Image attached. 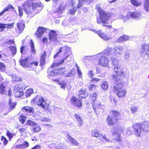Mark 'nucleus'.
I'll return each instance as SVG.
<instances>
[{"instance_id": "47", "label": "nucleus", "mask_w": 149, "mask_h": 149, "mask_svg": "<svg viewBox=\"0 0 149 149\" xmlns=\"http://www.w3.org/2000/svg\"><path fill=\"white\" fill-rule=\"evenodd\" d=\"M120 115V113L116 111H113V115L112 116H114V118H118V117Z\"/></svg>"}, {"instance_id": "4", "label": "nucleus", "mask_w": 149, "mask_h": 149, "mask_svg": "<svg viewBox=\"0 0 149 149\" xmlns=\"http://www.w3.org/2000/svg\"><path fill=\"white\" fill-rule=\"evenodd\" d=\"M41 4L36 3H31L29 1H27L24 4L23 6L25 12L27 14H29L31 13L30 9L32 6V8L33 10H35L36 8H39L40 10L41 6H40Z\"/></svg>"}, {"instance_id": "25", "label": "nucleus", "mask_w": 149, "mask_h": 149, "mask_svg": "<svg viewBox=\"0 0 149 149\" xmlns=\"http://www.w3.org/2000/svg\"><path fill=\"white\" fill-rule=\"evenodd\" d=\"M17 28L19 30V32L20 33L22 32L25 27V25L24 24L18 23L17 24Z\"/></svg>"}, {"instance_id": "33", "label": "nucleus", "mask_w": 149, "mask_h": 149, "mask_svg": "<svg viewBox=\"0 0 149 149\" xmlns=\"http://www.w3.org/2000/svg\"><path fill=\"white\" fill-rule=\"evenodd\" d=\"M88 94L87 93H80L78 95V97L80 99H82L88 96Z\"/></svg>"}, {"instance_id": "14", "label": "nucleus", "mask_w": 149, "mask_h": 149, "mask_svg": "<svg viewBox=\"0 0 149 149\" xmlns=\"http://www.w3.org/2000/svg\"><path fill=\"white\" fill-rule=\"evenodd\" d=\"M140 51L146 52L145 55L149 58V44H143L141 46Z\"/></svg>"}, {"instance_id": "8", "label": "nucleus", "mask_w": 149, "mask_h": 149, "mask_svg": "<svg viewBox=\"0 0 149 149\" xmlns=\"http://www.w3.org/2000/svg\"><path fill=\"white\" fill-rule=\"evenodd\" d=\"M49 38L50 42L54 45H56L58 43L57 39V34L54 30H51L49 33Z\"/></svg>"}, {"instance_id": "46", "label": "nucleus", "mask_w": 149, "mask_h": 149, "mask_svg": "<svg viewBox=\"0 0 149 149\" xmlns=\"http://www.w3.org/2000/svg\"><path fill=\"white\" fill-rule=\"evenodd\" d=\"M27 124L31 126H34L36 125L37 123L33 121L30 120H28L27 121Z\"/></svg>"}, {"instance_id": "59", "label": "nucleus", "mask_w": 149, "mask_h": 149, "mask_svg": "<svg viewBox=\"0 0 149 149\" xmlns=\"http://www.w3.org/2000/svg\"><path fill=\"white\" fill-rule=\"evenodd\" d=\"M96 9L97 10L99 14L100 13V11H103L104 10L101 8L100 6L99 5H97L96 6Z\"/></svg>"}, {"instance_id": "21", "label": "nucleus", "mask_w": 149, "mask_h": 149, "mask_svg": "<svg viewBox=\"0 0 149 149\" xmlns=\"http://www.w3.org/2000/svg\"><path fill=\"white\" fill-rule=\"evenodd\" d=\"M113 129L114 131L112 130V132L113 134H119L122 131V128L119 126H114Z\"/></svg>"}, {"instance_id": "36", "label": "nucleus", "mask_w": 149, "mask_h": 149, "mask_svg": "<svg viewBox=\"0 0 149 149\" xmlns=\"http://www.w3.org/2000/svg\"><path fill=\"white\" fill-rule=\"evenodd\" d=\"M97 137L98 138L99 140L102 141L103 139L105 140L106 141H109V140L106 138L105 136H102V135L100 134H99V135Z\"/></svg>"}, {"instance_id": "6", "label": "nucleus", "mask_w": 149, "mask_h": 149, "mask_svg": "<svg viewBox=\"0 0 149 149\" xmlns=\"http://www.w3.org/2000/svg\"><path fill=\"white\" fill-rule=\"evenodd\" d=\"M58 66H51L49 68L48 72H50V74L51 76L56 75L57 74L63 73L65 71L64 68H56Z\"/></svg>"}, {"instance_id": "22", "label": "nucleus", "mask_w": 149, "mask_h": 149, "mask_svg": "<svg viewBox=\"0 0 149 149\" xmlns=\"http://www.w3.org/2000/svg\"><path fill=\"white\" fill-rule=\"evenodd\" d=\"M46 55V52L44 51L42 53V55L41 56V58L40 59V63L41 65H43L45 64V56Z\"/></svg>"}, {"instance_id": "30", "label": "nucleus", "mask_w": 149, "mask_h": 149, "mask_svg": "<svg viewBox=\"0 0 149 149\" xmlns=\"http://www.w3.org/2000/svg\"><path fill=\"white\" fill-rule=\"evenodd\" d=\"M10 75L13 79V81H22V79L18 77L16 75L13 74H11Z\"/></svg>"}, {"instance_id": "16", "label": "nucleus", "mask_w": 149, "mask_h": 149, "mask_svg": "<svg viewBox=\"0 0 149 149\" xmlns=\"http://www.w3.org/2000/svg\"><path fill=\"white\" fill-rule=\"evenodd\" d=\"M7 89V85L6 83L3 82L0 84V93L1 94H6Z\"/></svg>"}, {"instance_id": "11", "label": "nucleus", "mask_w": 149, "mask_h": 149, "mask_svg": "<svg viewBox=\"0 0 149 149\" xmlns=\"http://www.w3.org/2000/svg\"><path fill=\"white\" fill-rule=\"evenodd\" d=\"M97 60V54L93 56H86L84 57L83 61L87 63L89 62H91L95 63L96 61Z\"/></svg>"}, {"instance_id": "41", "label": "nucleus", "mask_w": 149, "mask_h": 149, "mask_svg": "<svg viewBox=\"0 0 149 149\" xmlns=\"http://www.w3.org/2000/svg\"><path fill=\"white\" fill-rule=\"evenodd\" d=\"M6 134L7 136H8L9 140H10V139L14 136V134H13L11 132L9 131H7L6 133Z\"/></svg>"}, {"instance_id": "7", "label": "nucleus", "mask_w": 149, "mask_h": 149, "mask_svg": "<svg viewBox=\"0 0 149 149\" xmlns=\"http://www.w3.org/2000/svg\"><path fill=\"white\" fill-rule=\"evenodd\" d=\"M132 127L135 134L140 137V135L144 132L142 124L139 123H136L133 125Z\"/></svg>"}, {"instance_id": "57", "label": "nucleus", "mask_w": 149, "mask_h": 149, "mask_svg": "<svg viewBox=\"0 0 149 149\" xmlns=\"http://www.w3.org/2000/svg\"><path fill=\"white\" fill-rule=\"evenodd\" d=\"M96 87V86L95 84H92L89 86V90H91L95 89Z\"/></svg>"}, {"instance_id": "13", "label": "nucleus", "mask_w": 149, "mask_h": 149, "mask_svg": "<svg viewBox=\"0 0 149 149\" xmlns=\"http://www.w3.org/2000/svg\"><path fill=\"white\" fill-rule=\"evenodd\" d=\"M50 30L48 29L45 28L43 27H39L35 35L36 37H41L44 32L46 31H49Z\"/></svg>"}, {"instance_id": "18", "label": "nucleus", "mask_w": 149, "mask_h": 149, "mask_svg": "<svg viewBox=\"0 0 149 149\" xmlns=\"http://www.w3.org/2000/svg\"><path fill=\"white\" fill-rule=\"evenodd\" d=\"M97 33L100 37L104 40H108L111 39V38L102 33L101 31H97Z\"/></svg>"}, {"instance_id": "49", "label": "nucleus", "mask_w": 149, "mask_h": 149, "mask_svg": "<svg viewBox=\"0 0 149 149\" xmlns=\"http://www.w3.org/2000/svg\"><path fill=\"white\" fill-rule=\"evenodd\" d=\"M40 130L41 128L38 125L35 126L33 129V132H36L39 131Z\"/></svg>"}, {"instance_id": "15", "label": "nucleus", "mask_w": 149, "mask_h": 149, "mask_svg": "<svg viewBox=\"0 0 149 149\" xmlns=\"http://www.w3.org/2000/svg\"><path fill=\"white\" fill-rule=\"evenodd\" d=\"M70 101L72 102V104L74 106L79 107L82 105V101L74 97H72Z\"/></svg>"}, {"instance_id": "9", "label": "nucleus", "mask_w": 149, "mask_h": 149, "mask_svg": "<svg viewBox=\"0 0 149 149\" xmlns=\"http://www.w3.org/2000/svg\"><path fill=\"white\" fill-rule=\"evenodd\" d=\"M93 0H79V3L76 7H72V8L70 10V13L72 15L74 14L75 12L77 11V8H79L81 7L83 5V3H90L92 2Z\"/></svg>"}, {"instance_id": "62", "label": "nucleus", "mask_w": 149, "mask_h": 149, "mask_svg": "<svg viewBox=\"0 0 149 149\" xmlns=\"http://www.w3.org/2000/svg\"><path fill=\"white\" fill-rule=\"evenodd\" d=\"M66 137L70 141H71L73 139L71 136L69 134H66L65 135Z\"/></svg>"}, {"instance_id": "32", "label": "nucleus", "mask_w": 149, "mask_h": 149, "mask_svg": "<svg viewBox=\"0 0 149 149\" xmlns=\"http://www.w3.org/2000/svg\"><path fill=\"white\" fill-rule=\"evenodd\" d=\"M23 109L29 113H32L33 112L34 109L31 107H23Z\"/></svg>"}, {"instance_id": "29", "label": "nucleus", "mask_w": 149, "mask_h": 149, "mask_svg": "<svg viewBox=\"0 0 149 149\" xmlns=\"http://www.w3.org/2000/svg\"><path fill=\"white\" fill-rule=\"evenodd\" d=\"M144 8L145 10L149 12V0H146L144 5Z\"/></svg>"}, {"instance_id": "35", "label": "nucleus", "mask_w": 149, "mask_h": 149, "mask_svg": "<svg viewBox=\"0 0 149 149\" xmlns=\"http://www.w3.org/2000/svg\"><path fill=\"white\" fill-rule=\"evenodd\" d=\"M113 139L116 141H120L121 140V138L119 134H113Z\"/></svg>"}, {"instance_id": "40", "label": "nucleus", "mask_w": 149, "mask_h": 149, "mask_svg": "<svg viewBox=\"0 0 149 149\" xmlns=\"http://www.w3.org/2000/svg\"><path fill=\"white\" fill-rule=\"evenodd\" d=\"M31 53L33 54H35L36 53V51L34 49V44L32 42V40H31Z\"/></svg>"}, {"instance_id": "17", "label": "nucleus", "mask_w": 149, "mask_h": 149, "mask_svg": "<svg viewBox=\"0 0 149 149\" xmlns=\"http://www.w3.org/2000/svg\"><path fill=\"white\" fill-rule=\"evenodd\" d=\"M128 16L133 18H139L141 16V13L139 11L134 12H130L129 13Z\"/></svg>"}, {"instance_id": "26", "label": "nucleus", "mask_w": 149, "mask_h": 149, "mask_svg": "<svg viewBox=\"0 0 149 149\" xmlns=\"http://www.w3.org/2000/svg\"><path fill=\"white\" fill-rule=\"evenodd\" d=\"M75 118L77 121L79 125H81L82 124V121L81 118L80 117L79 115L76 114H75Z\"/></svg>"}, {"instance_id": "63", "label": "nucleus", "mask_w": 149, "mask_h": 149, "mask_svg": "<svg viewBox=\"0 0 149 149\" xmlns=\"http://www.w3.org/2000/svg\"><path fill=\"white\" fill-rule=\"evenodd\" d=\"M88 75L91 78H92L93 75V71L92 70L90 71L89 72Z\"/></svg>"}, {"instance_id": "51", "label": "nucleus", "mask_w": 149, "mask_h": 149, "mask_svg": "<svg viewBox=\"0 0 149 149\" xmlns=\"http://www.w3.org/2000/svg\"><path fill=\"white\" fill-rule=\"evenodd\" d=\"M6 42L8 45H10V46L15 45V42L13 40H10L7 41Z\"/></svg>"}, {"instance_id": "58", "label": "nucleus", "mask_w": 149, "mask_h": 149, "mask_svg": "<svg viewBox=\"0 0 149 149\" xmlns=\"http://www.w3.org/2000/svg\"><path fill=\"white\" fill-rule=\"evenodd\" d=\"M22 66L24 68L26 69L27 70H33L32 68L31 67H32V66Z\"/></svg>"}, {"instance_id": "39", "label": "nucleus", "mask_w": 149, "mask_h": 149, "mask_svg": "<svg viewBox=\"0 0 149 149\" xmlns=\"http://www.w3.org/2000/svg\"><path fill=\"white\" fill-rule=\"evenodd\" d=\"M24 94L23 92L20 91H17L15 93V95L16 97H20L22 96Z\"/></svg>"}, {"instance_id": "50", "label": "nucleus", "mask_w": 149, "mask_h": 149, "mask_svg": "<svg viewBox=\"0 0 149 149\" xmlns=\"http://www.w3.org/2000/svg\"><path fill=\"white\" fill-rule=\"evenodd\" d=\"M1 141L3 142L4 145H6L8 143L7 139L3 136H2L1 138Z\"/></svg>"}, {"instance_id": "38", "label": "nucleus", "mask_w": 149, "mask_h": 149, "mask_svg": "<svg viewBox=\"0 0 149 149\" xmlns=\"http://www.w3.org/2000/svg\"><path fill=\"white\" fill-rule=\"evenodd\" d=\"M99 133L98 131L96 130H95L92 131L91 135L94 137H97L99 135Z\"/></svg>"}, {"instance_id": "24", "label": "nucleus", "mask_w": 149, "mask_h": 149, "mask_svg": "<svg viewBox=\"0 0 149 149\" xmlns=\"http://www.w3.org/2000/svg\"><path fill=\"white\" fill-rule=\"evenodd\" d=\"M7 49L8 50H11L13 55L16 54L17 52L16 48L15 45L10 46L8 47Z\"/></svg>"}, {"instance_id": "2", "label": "nucleus", "mask_w": 149, "mask_h": 149, "mask_svg": "<svg viewBox=\"0 0 149 149\" xmlns=\"http://www.w3.org/2000/svg\"><path fill=\"white\" fill-rule=\"evenodd\" d=\"M112 49L107 48L105 50L97 54V60L95 65H108L109 63L108 56L112 57Z\"/></svg>"}, {"instance_id": "12", "label": "nucleus", "mask_w": 149, "mask_h": 149, "mask_svg": "<svg viewBox=\"0 0 149 149\" xmlns=\"http://www.w3.org/2000/svg\"><path fill=\"white\" fill-rule=\"evenodd\" d=\"M114 116H108L107 118V123L109 126H112L118 121V118H114Z\"/></svg>"}, {"instance_id": "55", "label": "nucleus", "mask_w": 149, "mask_h": 149, "mask_svg": "<svg viewBox=\"0 0 149 149\" xmlns=\"http://www.w3.org/2000/svg\"><path fill=\"white\" fill-rule=\"evenodd\" d=\"M18 10L19 12V16L21 17L23 15V12L22 10V8L20 7H18Z\"/></svg>"}, {"instance_id": "42", "label": "nucleus", "mask_w": 149, "mask_h": 149, "mask_svg": "<svg viewBox=\"0 0 149 149\" xmlns=\"http://www.w3.org/2000/svg\"><path fill=\"white\" fill-rule=\"evenodd\" d=\"M26 119V117L23 116L21 115L19 118V121L22 123L23 124L25 122Z\"/></svg>"}, {"instance_id": "5", "label": "nucleus", "mask_w": 149, "mask_h": 149, "mask_svg": "<svg viewBox=\"0 0 149 149\" xmlns=\"http://www.w3.org/2000/svg\"><path fill=\"white\" fill-rule=\"evenodd\" d=\"M100 18L97 19V22L98 24L102 23L104 24H108V20L111 16V14L104 11H101L99 13Z\"/></svg>"}, {"instance_id": "54", "label": "nucleus", "mask_w": 149, "mask_h": 149, "mask_svg": "<svg viewBox=\"0 0 149 149\" xmlns=\"http://www.w3.org/2000/svg\"><path fill=\"white\" fill-rule=\"evenodd\" d=\"M76 70H77V72L78 73L79 76V77H81L82 76V73L81 70L79 69V67L78 66H76Z\"/></svg>"}, {"instance_id": "1", "label": "nucleus", "mask_w": 149, "mask_h": 149, "mask_svg": "<svg viewBox=\"0 0 149 149\" xmlns=\"http://www.w3.org/2000/svg\"><path fill=\"white\" fill-rule=\"evenodd\" d=\"M114 70L116 72L115 75L113 76V79L114 81L115 85L113 86V91L116 92V94L119 97L122 98L125 97L126 94V91L124 89H121L124 85L123 80L120 78L123 73V71L120 66H115Z\"/></svg>"}, {"instance_id": "60", "label": "nucleus", "mask_w": 149, "mask_h": 149, "mask_svg": "<svg viewBox=\"0 0 149 149\" xmlns=\"http://www.w3.org/2000/svg\"><path fill=\"white\" fill-rule=\"evenodd\" d=\"M132 129L131 127H128L127 129V134L128 135H131L132 134Z\"/></svg>"}, {"instance_id": "31", "label": "nucleus", "mask_w": 149, "mask_h": 149, "mask_svg": "<svg viewBox=\"0 0 149 149\" xmlns=\"http://www.w3.org/2000/svg\"><path fill=\"white\" fill-rule=\"evenodd\" d=\"M19 62L20 65H26L27 63V58L21 59L19 60Z\"/></svg>"}, {"instance_id": "37", "label": "nucleus", "mask_w": 149, "mask_h": 149, "mask_svg": "<svg viewBox=\"0 0 149 149\" xmlns=\"http://www.w3.org/2000/svg\"><path fill=\"white\" fill-rule=\"evenodd\" d=\"M108 87V84L107 81H104L101 85V87L104 90H107Z\"/></svg>"}, {"instance_id": "64", "label": "nucleus", "mask_w": 149, "mask_h": 149, "mask_svg": "<svg viewBox=\"0 0 149 149\" xmlns=\"http://www.w3.org/2000/svg\"><path fill=\"white\" fill-rule=\"evenodd\" d=\"M71 142H72L74 146H77L78 144V143L74 139L71 140Z\"/></svg>"}, {"instance_id": "44", "label": "nucleus", "mask_w": 149, "mask_h": 149, "mask_svg": "<svg viewBox=\"0 0 149 149\" xmlns=\"http://www.w3.org/2000/svg\"><path fill=\"white\" fill-rule=\"evenodd\" d=\"M96 93L95 92L92 93V94L91 95V97L92 98V100L93 101V102H94L96 100Z\"/></svg>"}, {"instance_id": "45", "label": "nucleus", "mask_w": 149, "mask_h": 149, "mask_svg": "<svg viewBox=\"0 0 149 149\" xmlns=\"http://www.w3.org/2000/svg\"><path fill=\"white\" fill-rule=\"evenodd\" d=\"M112 64L113 65H116L118 64V61L116 58H111Z\"/></svg>"}, {"instance_id": "20", "label": "nucleus", "mask_w": 149, "mask_h": 149, "mask_svg": "<svg viewBox=\"0 0 149 149\" xmlns=\"http://www.w3.org/2000/svg\"><path fill=\"white\" fill-rule=\"evenodd\" d=\"M15 22L9 24H0V28H7L8 29H11L13 26Z\"/></svg>"}, {"instance_id": "10", "label": "nucleus", "mask_w": 149, "mask_h": 149, "mask_svg": "<svg viewBox=\"0 0 149 149\" xmlns=\"http://www.w3.org/2000/svg\"><path fill=\"white\" fill-rule=\"evenodd\" d=\"M37 105L42 107L45 110L48 109L47 104L45 102V100L42 97L39 98L37 102Z\"/></svg>"}, {"instance_id": "43", "label": "nucleus", "mask_w": 149, "mask_h": 149, "mask_svg": "<svg viewBox=\"0 0 149 149\" xmlns=\"http://www.w3.org/2000/svg\"><path fill=\"white\" fill-rule=\"evenodd\" d=\"M131 2L132 4L136 6H138L141 5V3L138 2L136 0H131Z\"/></svg>"}, {"instance_id": "27", "label": "nucleus", "mask_w": 149, "mask_h": 149, "mask_svg": "<svg viewBox=\"0 0 149 149\" xmlns=\"http://www.w3.org/2000/svg\"><path fill=\"white\" fill-rule=\"evenodd\" d=\"M14 8V7L12 5H8L0 13V16L2 15L6 12L8 11L9 9H13Z\"/></svg>"}, {"instance_id": "48", "label": "nucleus", "mask_w": 149, "mask_h": 149, "mask_svg": "<svg viewBox=\"0 0 149 149\" xmlns=\"http://www.w3.org/2000/svg\"><path fill=\"white\" fill-rule=\"evenodd\" d=\"M92 104L93 105V107L94 110L95 109V107H97V108H99L101 105V103L100 102H98L97 104H96V105L95 104V103L94 102H93L92 103Z\"/></svg>"}, {"instance_id": "23", "label": "nucleus", "mask_w": 149, "mask_h": 149, "mask_svg": "<svg viewBox=\"0 0 149 149\" xmlns=\"http://www.w3.org/2000/svg\"><path fill=\"white\" fill-rule=\"evenodd\" d=\"M142 124L144 131H145L146 132L149 131V124L148 122L144 121Z\"/></svg>"}, {"instance_id": "19", "label": "nucleus", "mask_w": 149, "mask_h": 149, "mask_svg": "<svg viewBox=\"0 0 149 149\" xmlns=\"http://www.w3.org/2000/svg\"><path fill=\"white\" fill-rule=\"evenodd\" d=\"M114 49L115 52V54L116 55L117 54L120 55L122 53L123 49L122 47L118 46L115 47Z\"/></svg>"}, {"instance_id": "61", "label": "nucleus", "mask_w": 149, "mask_h": 149, "mask_svg": "<svg viewBox=\"0 0 149 149\" xmlns=\"http://www.w3.org/2000/svg\"><path fill=\"white\" fill-rule=\"evenodd\" d=\"M41 120L42 122H46L49 121L50 120L47 118H42L41 119Z\"/></svg>"}, {"instance_id": "52", "label": "nucleus", "mask_w": 149, "mask_h": 149, "mask_svg": "<svg viewBox=\"0 0 149 149\" xmlns=\"http://www.w3.org/2000/svg\"><path fill=\"white\" fill-rule=\"evenodd\" d=\"M138 109V107H133L131 109V112L132 113L134 114L137 111Z\"/></svg>"}, {"instance_id": "56", "label": "nucleus", "mask_w": 149, "mask_h": 149, "mask_svg": "<svg viewBox=\"0 0 149 149\" xmlns=\"http://www.w3.org/2000/svg\"><path fill=\"white\" fill-rule=\"evenodd\" d=\"M22 147H27L29 146V144L27 141H25L21 145Z\"/></svg>"}, {"instance_id": "28", "label": "nucleus", "mask_w": 149, "mask_h": 149, "mask_svg": "<svg viewBox=\"0 0 149 149\" xmlns=\"http://www.w3.org/2000/svg\"><path fill=\"white\" fill-rule=\"evenodd\" d=\"M9 101V104L10 106V107L9 109V111H11L15 108L16 104V103L15 102L12 103L11 102L10 98Z\"/></svg>"}, {"instance_id": "3", "label": "nucleus", "mask_w": 149, "mask_h": 149, "mask_svg": "<svg viewBox=\"0 0 149 149\" xmlns=\"http://www.w3.org/2000/svg\"><path fill=\"white\" fill-rule=\"evenodd\" d=\"M63 51H64V56L65 57L61 61H59L57 63V65H60L62 64L63 63H64L65 64L67 63L68 62L67 60H66L67 58L69 57L71 54V51L70 48L67 46H64L63 47H60L58 52L54 56V58H55L57 57L59 54Z\"/></svg>"}, {"instance_id": "53", "label": "nucleus", "mask_w": 149, "mask_h": 149, "mask_svg": "<svg viewBox=\"0 0 149 149\" xmlns=\"http://www.w3.org/2000/svg\"><path fill=\"white\" fill-rule=\"evenodd\" d=\"M69 2L70 3L72 7H75V6L76 4V1L75 0H70Z\"/></svg>"}, {"instance_id": "34", "label": "nucleus", "mask_w": 149, "mask_h": 149, "mask_svg": "<svg viewBox=\"0 0 149 149\" xmlns=\"http://www.w3.org/2000/svg\"><path fill=\"white\" fill-rule=\"evenodd\" d=\"M33 90L31 88L28 90L25 93V96L26 97H29L33 93Z\"/></svg>"}]
</instances>
